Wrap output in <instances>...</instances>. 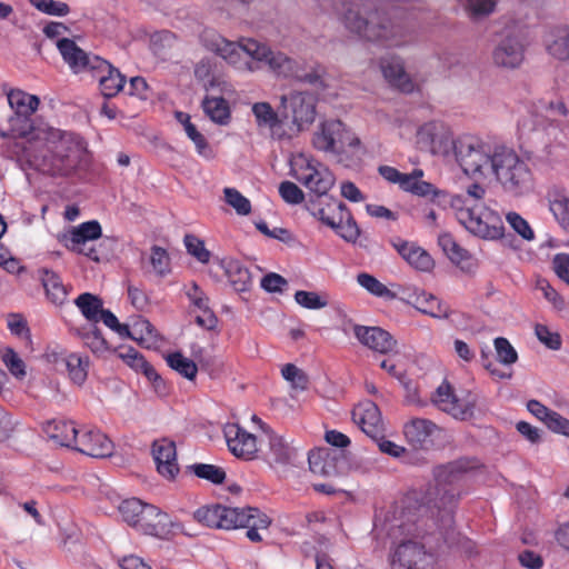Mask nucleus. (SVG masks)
Segmentation results:
<instances>
[{
    "label": "nucleus",
    "instance_id": "obj_59",
    "mask_svg": "<svg viewBox=\"0 0 569 569\" xmlns=\"http://www.w3.org/2000/svg\"><path fill=\"white\" fill-rule=\"evenodd\" d=\"M279 193L281 198L290 204H299L303 201V191L291 181H283L279 186Z\"/></svg>",
    "mask_w": 569,
    "mask_h": 569
},
{
    "label": "nucleus",
    "instance_id": "obj_56",
    "mask_svg": "<svg viewBox=\"0 0 569 569\" xmlns=\"http://www.w3.org/2000/svg\"><path fill=\"white\" fill-rule=\"evenodd\" d=\"M507 222L510 227L525 240L531 241L535 239V232L520 214L517 212H508L506 216Z\"/></svg>",
    "mask_w": 569,
    "mask_h": 569
},
{
    "label": "nucleus",
    "instance_id": "obj_12",
    "mask_svg": "<svg viewBox=\"0 0 569 569\" xmlns=\"http://www.w3.org/2000/svg\"><path fill=\"white\" fill-rule=\"evenodd\" d=\"M430 401L437 409L457 420H469L475 415L476 398H458L453 387L448 381H443L436 389Z\"/></svg>",
    "mask_w": 569,
    "mask_h": 569
},
{
    "label": "nucleus",
    "instance_id": "obj_18",
    "mask_svg": "<svg viewBox=\"0 0 569 569\" xmlns=\"http://www.w3.org/2000/svg\"><path fill=\"white\" fill-rule=\"evenodd\" d=\"M353 333L361 345L379 353H391L397 349V341L379 327L356 325Z\"/></svg>",
    "mask_w": 569,
    "mask_h": 569
},
{
    "label": "nucleus",
    "instance_id": "obj_61",
    "mask_svg": "<svg viewBox=\"0 0 569 569\" xmlns=\"http://www.w3.org/2000/svg\"><path fill=\"white\" fill-rule=\"evenodd\" d=\"M536 288L543 293V297L553 306L557 310H563L566 307L563 298L550 286L546 279H538Z\"/></svg>",
    "mask_w": 569,
    "mask_h": 569
},
{
    "label": "nucleus",
    "instance_id": "obj_7",
    "mask_svg": "<svg viewBox=\"0 0 569 569\" xmlns=\"http://www.w3.org/2000/svg\"><path fill=\"white\" fill-rule=\"evenodd\" d=\"M282 117L286 121L287 141L308 129L317 116V98L307 91H293L280 98Z\"/></svg>",
    "mask_w": 569,
    "mask_h": 569
},
{
    "label": "nucleus",
    "instance_id": "obj_28",
    "mask_svg": "<svg viewBox=\"0 0 569 569\" xmlns=\"http://www.w3.org/2000/svg\"><path fill=\"white\" fill-rule=\"evenodd\" d=\"M492 58L497 66L513 69L523 60V48L516 38L508 37L497 46Z\"/></svg>",
    "mask_w": 569,
    "mask_h": 569
},
{
    "label": "nucleus",
    "instance_id": "obj_15",
    "mask_svg": "<svg viewBox=\"0 0 569 569\" xmlns=\"http://www.w3.org/2000/svg\"><path fill=\"white\" fill-rule=\"evenodd\" d=\"M220 529L231 530L250 523L268 528L270 519L257 508H232L221 506Z\"/></svg>",
    "mask_w": 569,
    "mask_h": 569
},
{
    "label": "nucleus",
    "instance_id": "obj_30",
    "mask_svg": "<svg viewBox=\"0 0 569 569\" xmlns=\"http://www.w3.org/2000/svg\"><path fill=\"white\" fill-rule=\"evenodd\" d=\"M222 266L229 282L236 291L246 292L250 289L252 284L250 271L240 261L233 259L223 260Z\"/></svg>",
    "mask_w": 569,
    "mask_h": 569
},
{
    "label": "nucleus",
    "instance_id": "obj_25",
    "mask_svg": "<svg viewBox=\"0 0 569 569\" xmlns=\"http://www.w3.org/2000/svg\"><path fill=\"white\" fill-rule=\"evenodd\" d=\"M101 233V226L98 221L92 220L81 223L70 232L71 250L83 253L94 261H99L97 251L93 248L86 250L84 247L88 241L99 239Z\"/></svg>",
    "mask_w": 569,
    "mask_h": 569
},
{
    "label": "nucleus",
    "instance_id": "obj_4",
    "mask_svg": "<svg viewBox=\"0 0 569 569\" xmlns=\"http://www.w3.org/2000/svg\"><path fill=\"white\" fill-rule=\"evenodd\" d=\"M477 467L476 459L460 458L435 468L433 482L421 492L420 502L436 528L447 530L452 527L453 511L460 498L457 483Z\"/></svg>",
    "mask_w": 569,
    "mask_h": 569
},
{
    "label": "nucleus",
    "instance_id": "obj_40",
    "mask_svg": "<svg viewBox=\"0 0 569 569\" xmlns=\"http://www.w3.org/2000/svg\"><path fill=\"white\" fill-rule=\"evenodd\" d=\"M423 176L422 170L416 169L411 173L408 174V178L405 180L403 191L411 192L416 196L428 197V196H438L439 191L436 188L427 182L421 180Z\"/></svg>",
    "mask_w": 569,
    "mask_h": 569
},
{
    "label": "nucleus",
    "instance_id": "obj_13",
    "mask_svg": "<svg viewBox=\"0 0 569 569\" xmlns=\"http://www.w3.org/2000/svg\"><path fill=\"white\" fill-rule=\"evenodd\" d=\"M229 450L239 459L249 461L259 458V438L239 425L229 423L223 429Z\"/></svg>",
    "mask_w": 569,
    "mask_h": 569
},
{
    "label": "nucleus",
    "instance_id": "obj_41",
    "mask_svg": "<svg viewBox=\"0 0 569 569\" xmlns=\"http://www.w3.org/2000/svg\"><path fill=\"white\" fill-rule=\"evenodd\" d=\"M486 194V189L478 183L470 184L465 196H456L452 198L451 206L456 210H460V208H468L469 206H486L483 203V198Z\"/></svg>",
    "mask_w": 569,
    "mask_h": 569
},
{
    "label": "nucleus",
    "instance_id": "obj_62",
    "mask_svg": "<svg viewBox=\"0 0 569 569\" xmlns=\"http://www.w3.org/2000/svg\"><path fill=\"white\" fill-rule=\"evenodd\" d=\"M169 256L167 251L158 246L151 248L150 263L158 274H164L169 271Z\"/></svg>",
    "mask_w": 569,
    "mask_h": 569
},
{
    "label": "nucleus",
    "instance_id": "obj_60",
    "mask_svg": "<svg viewBox=\"0 0 569 569\" xmlns=\"http://www.w3.org/2000/svg\"><path fill=\"white\" fill-rule=\"evenodd\" d=\"M535 333L538 340L543 343L546 347L552 350H558L561 347V338L559 333L552 332L545 325H536Z\"/></svg>",
    "mask_w": 569,
    "mask_h": 569
},
{
    "label": "nucleus",
    "instance_id": "obj_21",
    "mask_svg": "<svg viewBox=\"0 0 569 569\" xmlns=\"http://www.w3.org/2000/svg\"><path fill=\"white\" fill-rule=\"evenodd\" d=\"M96 66L93 67L92 77L99 82V88L103 97L112 98L123 88L124 77L120 71L113 68L108 61L96 58L93 60Z\"/></svg>",
    "mask_w": 569,
    "mask_h": 569
},
{
    "label": "nucleus",
    "instance_id": "obj_3",
    "mask_svg": "<svg viewBox=\"0 0 569 569\" xmlns=\"http://www.w3.org/2000/svg\"><path fill=\"white\" fill-rule=\"evenodd\" d=\"M338 12L345 27L367 41L390 48H403L409 43L408 27L388 18L372 0H343Z\"/></svg>",
    "mask_w": 569,
    "mask_h": 569
},
{
    "label": "nucleus",
    "instance_id": "obj_47",
    "mask_svg": "<svg viewBox=\"0 0 569 569\" xmlns=\"http://www.w3.org/2000/svg\"><path fill=\"white\" fill-rule=\"evenodd\" d=\"M224 201L232 207L240 216H247L251 212L249 199L241 194L237 189L227 187L223 189Z\"/></svg>",
    "mask_w": 569,
    "mask_h": 569
},
{
    "label": "nucleus",
    "instance_id": "obj_29",
    "mask_svg": "<svg viewBox=\"0 0 569 569\" xmlns=\"http://www.w3.org/2000/svg\"><path fill=\"white\" fill-rule=\"evenodd\" d=\"M309 468L313 475L333 478L339 475L338 456L327 449L313 450L308 456Z\"/></svg>",
    "mask_w": 569,
    "mask_h": 569
},
{
    "label": "nucleus",
    "instance_id": "obj_26",
    "mask_svg": "<svg viewBox=\"0 0 569 569\" xmlns=\"http://www.w3.org/2000/svg\"><path fill=\"white\" fill-rule=\"evenodd\" d=\"M252 113L258 127L268 128L273 139L287 141L286 121L272 109L268 102H257L252 106Z\"/></svg>",
    "mask_w": 569,
    "mask_h": 569
},
{
    "label": "nucleus",
    "instance_id": "obj_24",
    "mask_svg": "<svg viewBox=\"0 0 569 569\" xmlns=\"http://www.w3.org/2000/svg\"><path fill=\"white\" fill-rule=\"evenodd\" d=\"M259 457L270 465L286 463L289 461L291 448L281 436L276 435L269 429H264L259 437Z\"/></svg>",
    "mask_w": 569,
    "mask_h": 569
},
{
    "label": "nucleus",
    "instance_id": "obj_63",
    "mask_svg": "<svg viewBox=\"0 0 569 569\" xmlns=\"http://www.w3.org/2000/svg\"><path fill=\"white\" fill-rule=\"evenodd\" d=\"M407 262L413 268L421 271H428L433 266V260L431 259V257L422 248L418 246L412 250Z\"/></svg>",
    "mask_w": 569,
    "mask_h": 569
},
{
    "label": "nucleus",
    "instance_id": "obj_2",
    "mask_svg": "<svg viewBox=\"0 0 569 569\" xmlns=\"http://www.w3.org/2000/svg\"><path fill=\"white\" fill-rule=\"evenodd\" d=\"M455 157L467 174L495 177L502 188L519 196L531 189L532 177L527 163L506 146L465 133L456 139Z\"/></svg>",
    "mask_w": 569,
    "mask_h": 569
},
{
    "label": "nucleus",
    "instance_id": "obj_51",
    "mask_svg": "<svg viewBox=\"0 0 569 569\" xmlns=\"http://www.w3.org/2000/svg\"><path fill=\"white\" fill-rule=\"evenodd\" d=\"M295 301L299 306L311 310L322 309L328 306L326 297L315 291L298 290L295 293Z\"/></svg>",
    "mask_w": 569,
    "mask_h": 569
},
{
    "label": "nucleus",
    "instance_id": "obj_14",
    "mask_svg": "<svg viewBox=\"0 0 569 569\" xmlns=\"http://www.w3.org/2000/svg\"><path fill=\"white\" fill-rule=\"evenodd\" d=\"M432 557L423 546L406 541L397 547L391 557V569H430Z\"/></svg>",
    "mask_w": 569,
    "mask_h": 569
},
{
    "label": "nucleus",
    "instance_id": "obj_52",
    "mask_svg": "<svg viewBox=\"0 0 569 569\" xmlns=\"http://www.w3.org/2000/svg\"><path fill=\"white\" fill-rule=\"evenodd\" d=\"M439 246L453 262H460L467 256V251L463 250L449 233H442L438 239Z\"/></svg>",
    "mask_w": 569,
    "mask_h": 569
},
{
    "label": "nucleus",
    "instance_id": "obj_33",
    "mask_svg": "<svg viewBox=\"0 0 569 569\" xmlns=\"http://www.w3.org/2000/svg\"><path fill=\"white\" fill-rule=\"evenodd\" d=\"M48 433L57 443L73 448L76 446L79 431L74 427L73 422L59 421L49 425Z\"/></svg>",
    "mask_w": 569,
    "mask_h": 569
},
{
    "label": "nucleus",
    "instance_id": "obj_44",
    "mask_svg": "<svg viewBox=\"0 0 569 569\" xmlns=\"http://www.w3.org/2000/svg\"><path fill=\"white\" fill-rule=\"evenodd\" d=\"M550 54L559 60H569V27L558 28L553 40L548 44Z\"/></svg>",
    "mask_w": 569,
    "mask_h": 569
},
{
    "label": "nucleus",
    "instance_id": "obj_34",
    "mask_svg": "<svg viewBox=\"0 0 569 569\" xmlns=\"http://www.w3.org/2000/svg\"><path fill=\"white\" fill-rule=\"evenodd\" d=\"M74 303L82 316L89 321V325L98 323L99 315L103 309V302L98 296L84 292L74 300Z\"/></svg>",
    "mask_w": 569,
    "mask_h": 569
},
{
    "label": "nucleus",
    "instance_id": "obj_6",
    "mask_svg": "<svg viewBox=\"0 0 569 569\" xmlns=\"http://www.w3.org/2000/svg\"><path fill=\"white\" fill-rule=\"evenodd\" d=\"M7 98L13 113L8 119V130L0 131L1 137L26 139L33 134L40 124H49L41 118L32 117L40 106L38 96L12 89L7 93Z\"/></svg>",
    "mask_w": 569,
    "mask_h": 569
},
{
    "label": "nucleus",
    "instance_id": "obj_53",
    "mask_svg": "<svg viewBox=\"0 0 569 569\" xmlns=\"http://www.w3.org/2000/svg\"><path fill=\"white\" fill-rule=\"evenodd\" d=\"M29 2L37 10L49 16L63 17L69 13V7L64 2L54 0H29Z\"/></svg>",
    "mask_w": 569,
    "mask_h": 569
},
{
    "label": "nucleus",
    "instance_id": "obj_36",
    "mask_svg": "<svg viewBox=\"0 0 569 569\" xmlns=\"http://www.w3.org/2000/svg\"><path fill=\"white\" fill-rule=\"evenodd\" d=\"M416 309L421 313L438 319L448 318L450 316L449 307L438 300L436 296L426 291L423 295H420L419 301L416 300Z\"/></svg>",
    "mask_w": 569,
    "mask_h": 569
},
{
    "label": "nucleus",
    "instance_id": "obj_37",
    "mask_svg": "<svg viewBox=\"0 0 569 569\" xmlns=\"http://www.w3.org/2000/svg\"><path fill=\"white\" fill-rule=\"evenodd\" d=\"M70 379L81 386L88 376L89 359L78 353H69L62 358Z\"/></svg>",
    "mask_w": 569,
    "mask_h": 569
},
{
    "label": "nucleus",
    "instance_id": "obj_39",
    "mask_svg": "<svg viewBox=\"0 0 569 569\" xmlns=\"http://www.w3.org/2000/svg\"><path fill=\"white\" fill-rule=\"evenodd\" d=\"M147 505L137 498H131L123 500L118 509L123 521L138 530Z\"/></svg>",
    "mask_w": 569,
    "mask_h": 569
},
{
    "label": "nucleus",
    "instance_id": "obj_64",
    "mask_svg": "<svg viewBox=\"0 0 569 569\" xmlns=\"http://www.w3.org/2000/svg\"><path fill=\"white\" fill-rule=\"evenodd\" d=\"M99 320H101L107 327L116 331L120 337L133 338L129 331V327L127 325L120 323L117 317L110 310L102 309V311L99 315Z\"/></svg>",
    "mask_w": 569,
    "mask_h": 569
},
{
    "label": "nucleus",
    "instance_id": "obj_46",
    "mask_svg": "<svg viewBox=\"0 0 569 569\" xmlns=\"http://www.w3.org/2000/svg\"><path fill=\"white\" fill-rule=\"evenodd\" d=\"M281 375L284 380L290 382L293 389L306 390L309 385L307 373L293 363H287L281 369Z\"/></svg>",
    "mask_w": 569,
    "mask_h": 569
},
{
    "label": "nucleus",
    "instance_id": "obj_58",
    "mask_svg": "<svg viewBox=\"0 0 569 569\" xmlns=\"http://www.w3.org/2000/svg\"><path fill=\"white\" fill-rule=\"evenodd\" d=\"M187 136L196 144L197 151L200 156L211 159L214 157L212 149L209 147L206 138L200 133L193 123H188L186 128Z\"/></svg>",
    "mask_w": 569,
    "mask_h": 569
},
{
    "label": "nucleus",
    "instance_id": "obj_11",
    "mask_svg": "<svg viewBox=\"0 0 569 569\" xmlns=\"http://www.w3.org/2000/svg\"><path fill=\"white\" fill-rule=\"evenodd\" d=\"M416 143L420 150L447 157L451 151L455 152L456 139L448 126L438 121H429L418 128Z\"/></svg>",
    "mask_w": 569,
    "mask_h": 569
},
{
    "label": "nucleus",
    "instance_id": "obj_32",
    "mask_svg": "<svg viewBox=\"0 0 569 569\" xmlns=\"http://www.w3.org/2000/svg\"><path fill=\"white\" fill-rule=\"evenodd\" d=\"M336 207L338 209V222L337 228H335L336 232L346 241L356 242L360 236L357 222L345 203L339 202Z\"/></svg>",
    "mask_w": 569,
    "mask_h": 569
},
{
    "label": "nucleus",
    "instance_id": "obj_48",
    "mask_svg": "<svg viewBox=\"0 0 569 569\" xmlns=\"http://www.w3.org/2000/svg\"><path fill=\"white\" fill-rule=\"evenodd\" d=\"M84 345L90 348V350L94 353L104 352L107 347V341L101 336L100 330L97 328V325H89L88 330L79 332Z\"/></svg>",
    "mask_w": 569,
    "mask_h": 569
},
{
    "label": "nucleus",
    "instance_id": "obj_23",
    "mask_svg": "<svg viewBox=\"0 0 569 569\" xmlns=\"http://www.w3.org/2000/svg\"><path fill=\"white\" fill-rule=\"evenodd\" d=\"M352 419L367 436L375 440H378L383 431L380 410L372 401L359 403L352 411Z\"/></svg>",
    "mask_w": 569,
    "mask_h": 569
},
{
    "label": "nucleus",
    "instance_id": "obj_9",
    "mask_svg": "<svg viewBox=\"0 0 569 569\" xmlns=\"http://www.w3.org/2000/svg\"><path fill=\"white\" fill-rule=\"evenodd\" d=\"M312 144L319 151L340 154L348 148H358L360 140L340 120H330L320 124L313 134Z\"/></svg>",
    "mask_w": 569,
    "mask_h": 569
},
{
    "label": "nucleus",
    "instance_id": "obj_49",
    "mask_svg": "<svg viewBox=\"0 0 569 569\" xmlns=\"http://www.w3.org/2000/svg\"><path fill=\"white\" fill-rule=\"evenodd\" d=\"M358 283L368 292L377 297L393 298L395 295L377 278L369 273H359L357 276Z\"/></svg>",
    "mask_w": 569,
    "mask_h": 569
},
{
    "label": "nucleus",
    "instance_id": "obj_16",
    "mask_svg": "<svg viewBox=\"0 0 569 569\" xmlns=\"http://www.w3.org/2000/svg\"><path fill=\"white\" fill-rule=\"evenodd\" d=\"M180 525L171 521L170 517L153 505H147L144 515L141 516V522L138 531L157 537L159 539H170L174 535V529Z\"/></svg>",
    "mask_w": 569,
    "mask_h": 569
},
{
    "label": "nucleus",
    "instance_id": "obj_19",
    "mask_svg": "<svg viewBox=\"0 0 569 569\" xmlns=\"http://www.w3.org/2000/svg\"><path fill=\"white\" fill-rule=\"evenodd\" d=\"M152 456L158 472L169 480L174 479L179 472L176 443L167 438L154 440Z\"/></svg>",
    "mask_w": 569,
    "mask_h": 569
},
{
    "label": "nucleus",
    "instance_id": "obj_8",
    "mask_svg": "<svg viewBox=\"0 0 569 569\" xmlns=\"http://www.w3.org/2000/svg\"><path fill=\"white\" fill-rule=\"evenodd\" d=\"M456 217L471 234L482 240H498L505 233L500 214L487 206L460 208Z\"/></svg>",
    "mask_w": 569,
    "mask_h": 569
},
{
    "label": "nucleus",
    "instance_id": "obj_57",
    "mask_svg": "<svg viewBox=\"0 0 569 569\" xmlns=\"http://www.w3.org/2000/svg\"><path fill=\"white\" fill-rule=\"evenodd\" d=\"M495 348L498 360L503 365H512L517 361L518 355L510 342L502 337L495 339Z\"/></svg>",
    "mask_w": 569,
    "mask_h": 569
},
{
    "label": "nucleus",
    "instance_id": "obj_31",
    "mask_svg": "<svg viewBox=\"0 0 569 569\" xmlns=\"http://www.w3.org/2000/svg\"><path fill=\"white\" fill-rule=\"evenodd\" d=\"M41 282L48 299L56 306H62L68 299V288L60 277L52 270L41 271Z\"/></svg>",
    "mask_w": 569,
    "mask_h": 569
},
{
    "label": "nucleus",
    "instance_id": "obj_50",
    "mask_svg": "<svg viewBox=\"0 0 569 569\" xmlns=\"http://www.w3.org/2000/svg\"><path fill=\"white\" fill-rule=\"evenodd\" d=\"M190 468L197 477L211 481L216 485L222 483L226 479L224 470L214 465L196 463Z\"/></svg>",
    "mask_w": 569,
    "mask_h": 569
},
{
    "label": "nucleus",
    "instance_id": "obj_54",
    "mask_svg": "<svg viewBox=\"0 0 569 569\" xmlns=\"http://www.w3.org/2000/svg\"><path fill=\"white\" fill-rule=\"evenodd\" d=\"M183 241L188 252L198 261L207 263L210 260V251L206 249L201 239L193 234H186Z\"/></svg>",
    "mask_w": 569,
    "mask_h": 569
},
{
    "label": "nucleus",
    "instance_id": "obj_35",
    "mask_svg": "<svg viewBox=\"0 0 569 569\" xmlns=\"http://www.w3.org/2000/svg\"><path fill=\"white\" fill-rule=\"evenodd\" d=\"M436 429V425L422 418H416L410 420L405 425V436L412 443H422L427 438H429L433 430Z\"/></svg>",
    "mask_w": 569,
    "mask_h": 569
},
{
    "label": "nucleus",
    "instance_id": "obj_43",
    "mask_svg": "<svg viewBox=\"0 0 569 569\" xmlns=\"http://www.w3.org/2000/svg\"><path fill=\"white\" fill-rule=\"evenodd\" d=\"M471 20H481L496 9L495 0H458Z\"/></svg>",
    "mask_w": 569,
    "mask_h": 569
},
{
    "label": "nucleus",
    "instance_id": "obj_5",
    "mask_svg": "<svg viewBox=\"0 0 569 569\" xmlns=\"http://www.w3.org/2000/svg\"><path fill=\"white\" fill-rule=\"evenodd\" d=\"M246 54L253 60L263 62L269 70L278 78L296 79L309 84H317L321 74L317 70L305 71L303 63L287 53L273 50L269 46L248 39L244 42Z\"/></svg>",
    "mask_w": 569,
    "mask_h": 569
},
{
    "label": "nucleus",
    "instance_id": "obj_10",
    "mask_svg": "<svg viewBox=\"0 0 569 569\" xmlns=\"http://www.w3.org/2000/svg\"><path fill=\"white\" fill-rule=\"evenodd\" d=\"M291 171L296 180L318 197L327 194L335 184V177L327 167L303 154L293 160Z\"/></svg>",
    "mask_w": 569,
    "mask_h": 569
},
{
    "label": "nucleus",
    "instance_id": "obj_45",
    "mask_svg": "<svg viewBox=\"0 0 569 569\" xmlns=\"http://www.w3.org/2000/svg\"><path fill=\"white\" fill-rule=\"evenodd\" d=\"M221 505L203 506L193 512L197 522L209 527L220 529Z\"/></svg>",
    "mask_w": 569,
    "mask_h": 569
},
{
    "label": "nucleus",
    "instance_id": "obj_22",
    "mask_svg": "<svg viewBox=\"0 0 569 569\" xmlns=\"http://www.w3.org/2000/svg\"><path fill=\"white\" fill-rule=\"evenodd\" d=\"M57 48L60 54L62 56L64 62L70 67V69L74 73L93 71V67L96 66V63H93V60L99 57H91L89 53H87L84 50L78 47L73 40L68 38H61L57 41Z\"/></svg>",
    "mask_w": 569,
    "mask_h": 569
},
{
    "label": "nucleus",
    "instance_id": "obj_42",
    "mask_svg": "<svg viewBox=\"0 0 569 569\" xmlns=\"http://www.w3.org/2000/svg\"><path fill=\"white\" fill-rule=\"evenodd\" d=\"M168 366L188 380H193L198 373L197 365L181 352H172L166 357Z\"/></svg>",
    "mask_w": 569,
    "mask_h": 569
},
{
    "label": "nucleus",
    "instance_id": "obj_17",
    "mask_svg": "<svg viewBox=\"0 0 569 569\" xmlns=\"http://www.w3.org/2000/svg\"><path fill=\"white\" fill-rule=\"evenodd\" d=\"M378 66L382 77L389 84L405 92L412 91L413 83L405 69V61L400 56L393 53L382 56L378 59Z\"/></svg>",
    "mask_w": 569,
    "mask_h": 569
},
{
    "label": "nucleus",
    "instance_id": "obj_55",
    "mask_svg": "<svg viewBox=\"0 0 569 569\" xmlns=\"http://www.w3.org/2000/svg\"><path fill=\"white\" fill-rule=\"evenodd\" d=\"M2 360L10 373L17 379H23L26 377V365L13 349H6Z\"/></svg>",
    "mask_w": 569,
    "mask_h": 569
},
{
    "label": "nucleus",
    "instance_id": "obj_20",
    "mask_svg": "<svg viewBox=\"0 0 569 569\" xmlns=\"http://www.w3.org/2000/svg\"><path fill=\"white\" fill-rule=\"evenodd\" d=\"M113 443L99 430L90 429L78 436L73 449L92 458H107L113 452Z\"/></svg>",
    "mask_w": 569,
    "mask_h": 569
},
{
    "label": "nucleus",
    "instance_id": "obj_38",
    "mask_svg": "<svg viewBox=\"0 0 569 569\" xmlns=\"http://www.w3.org/2000/svg\"><path fill=\"white\" fill-rule=\"evenodd\" d=\"M204 113L218 124H227L230 119V110L223 98L207 97L202 102Z\"/></svg>",
    "mask_w": 569,
    "mask_h": 569
},
{
    "label": "nucleus",
    "instance_id": "obj_1",
    "mask_svg": "<svg viewBox=\"0 0 569 569\" xmlns=\"http://www.w3.org/2000/svg\"><path fill=\"white\" fill-rule=\"evenodd\" d=\"M17 160L23 170L46 177L67 178L88 166L89 152L77 134L49 124H40L24 139Z\"/></svg>",
    "mask_w": 569,
    "mask_h": 569
},
{
    "label": "nucleus",
    "instance_id": "obj_27",
    "mask_svg": "<svg viewBox=\"0 0 569 569\" xmlns=\"http://www.w3.org/2000/svg\"><path fill=\"white\" fill-rule=\"evenodd\" d=\"M248 39H244L240 44L229 41L219 34H211L210 37L204 39L206 46L209 50L213 51L222 59H224L228 63L242 69V56L246 53L244 51V42Z\"/></svg>",
    "mask_w": 569,
    "mask_h": 569
}]
</instances>
